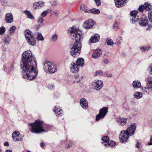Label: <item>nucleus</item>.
I'll list each match as a JSON object with an SVG mask.
<instances>
[{"mask_svg":"<svg viewBox=\"0 0 152 152\" xmlns=\"http://www.w3.org/2000/svg\"><path fill=\"white\" fill-rule=\"evenodd\" d=\"M37 66L36 60L31 52L29 50L24 51L22 55L21 62L23 77L30 80L37 78L38 71L34 68Z\"/></svg>","mask_w":152,"mask_h":152,"instance_id":"nucleus-1","label":"nucleus"},{"mask_svg":"<svg viewBox=\"0 0 152 152\" xmlns=\"http://www.w3.org/2000/svg\"><path fill=\"white\" fill-rule=\"evenodd\" d=\"M70 31V37L72 39H75V42L71 50V53L74 57L78 56L81 52V41L83 39L81 30L74 27H70L69 29Z\"/></svg>","mask_w":152,"mask_h":152,"instance_id":"nucleus-2","label":"nucleus"},{"mask_svg":"<svg viewBox=\"0 0 152 152\" xmlns=\"http://www.w3.org/2000/svg\"><path fill=\"white\" fill-rule=\"evenodd\" d=\"M28 124L31 127L30 131L32 133L40 134L45 132L44 129V122L39 119L36 120L34 123H29Z\"/></svg>","mask_w":152,"mask_h":152,"instance_id":"nucleus-3","label":"nucleus"},{"mask_svg":"<svg viewBox=\"0 0 152 152\" xmlns=\"http://www.w3.org/2000/svg\"><path fill=\"white\" fill-rule=\"evenodd\" d=\"M43 67L46 72L53 73L57 71L56 67L49 61H46L43 63Z\"/></svg>","mask_w":152,"mask_h":152,"instance_id":"nucleus-4","label":"nucleus"},{"mask_svg":"<svg viewBox=\"0 0 152 152\" xmlns=\"http://www.w3.org/2000/svg\"><path fill=\"white\" fill-rule=\"evenodd\" d=\"M148 71L150 74L152 75V65H150L149 66L148 69ZM147 80L148 81L147 84V87L144 88L142 89L143 93L145 94L148 93L150 90H152V81H151V79L150 78H148Z\"/></svg>","mask_w":152,"mask_h":152,"instance_id":"nucleus-5","label":"nucleus"},{"mask_svg":"<svg viewBox=\"0 0 152 152\" xmlns=\"http://www.w3.org/2000/svg\"><path fill=\"white\" fill-rule=\"evenodd\" d=\"M25 37L28 44L32 46L35 45L36 41L34 37L31 34V32L29 30L27 31L25 34Z\"/></svg>","mask_w":152,"mask_h":152,"instance_id":"nucleus-6","label":"nucleus"},{"mask_svg":"<svg viewBox=\"0 0 152 152\" xmlns=\"http://www.w3.org/2000/svg\"><path fill=\"white\" fill-rule=\"evenodd\" d=\"M92 87L97 91H100L103 86V83L101 80H96L93 81L91 84Z\"/></svg>","mask_w":152,"mask_h":152,"instance_id":"nucleus-7","label":"nucleus"},{"mask_svg":"<svg viewBox=\"0 0 152 152\" xmlns=\"http://www.w3.org/2000/svg\"><path fill=\"white\" fill-rule=\"evenodd\" d=\"M108 111V108L107 107H104L100 109L99 113L96 116V120L98 121L104 118L106 115Z\"/></svg>","mask_w":152,"mask_h":152,"instance_id":"nucleus-8","label":"nucleus"},{"mask_svg":"<svg viewBox=\"0 0 152 152\" xmlns=\"http://www.w3.org/2000/svg\"><path fill=\"white\" fill-rule=\"evenodd\" d=\"M136 127V124L134 123L132 124L127 129L126 131H125L126 132L129 136H132L134 133Z\"/></svg>","mask_w":152,"mask_h":152,"instance_id":"nucleus-9","label":"nucleus"},{"mask_svg":"<svg viewBox=\"0 0 152 152\" xmlns=\"http://www.w3.org/2000/svg\"><path fill=\"white\" fill-rule=\"evenodd\" d=\"M129 137L125 131H122L119 135L120 141L122 143L126 142L128 138Z\"/></svg>","mask_w":152,"mask_h":152,"instance_id":"nucleus-10","label":"nucleus"},{"mask_svg":"<svg viewBox=\"0 0 152 152\" xmlns=\"http://www.w3.org/2000/svg\"><path fill=\"white\" fill-rule=\"evenodd\" d=\"M152 9L151 5L148 3H145L144 5H141L138 8L139 10L142 12L144 10L148 11Z\"/></svg>","mask_w":152,"mask_h":152,"instance_id":"nucleus-11","label":"nucleus"},{"mask_svg":"<svg viewBox=\"0 0 152 152\" xmlns=\"http://www.w3.org/2000/svg\"><path fill=\"white\" fill-rule=\"evenodd\" d=\"M138 11L135 10L132 11L130 13L131 16V21L133 23H134L139 19V17L137 16Z\"/></svg>","mask_w":152,"mask_h":152,"instance_id":"nucleus-12","label":"nucleus"},{"mask_svg":"<svg viewBox=\"0 0 152 152\" xmlns=\"http://www.w3.org/2000/svg\"><path fill=\"white\" fill-rule=\"evenodd\" d=\"M20 134L18 131H15L12 133V137L14 141H20L22 140L23 137L19 136Z\"/></svg>","mask_w":152,"mask_h":152,"instance_id":"nucleus-13","label":"nucleus"},{"mask_svg":"<svg viewBox=\"0 0 152 152\" xmlns=\"http://www.w3.org/2000/svg\"><path fill=\"white\" fill-rule=\"evenodd\" d=\"M148 20L145 15H143L139 21V25L141 26H145L148 25Z\"/></svg>","mask_w":152,"mask_h":152,"instance_id":"nucleus-14","label":"nucleus"},{"mask_svg":"<svg viewBox=\"0 0 152 152\" xmlns=\"http://www.w3.org/2000/svg\"><path fill=\"white\" fill-rule=\"evenodd\" d=\"M94 24V22L92 20H88L86 21L84 23L83 26L86 29H89L92 27Z\"/></svg>","mask_w":152,"mask_h":152,"instance_id":"nucleus-15","label":"nucleus"},{"mask_svg":"<svg viewBox=\"0 0 152 152\" xmlns=\"http://www.w3.org/2000/svg\"><path fill=\"white\" fill-rule=\"evenodd\" d=\"M45 3L42 1L37 2L33 4V7L34 9H40L44 7Z\"/></svg>","mask_w":152,"mask_h":152,"instance_id":"nucleus-16","label":"nucleus"},{"mask_svg":"<svg viewBox=\"0 0 152 152\" xmlns=\"http://www.w3.org/2000/svg\"><path fill=\"white\" fill-rule=\"evenodd\" d=\"M78 66L76 64L72 63L70 65V71L73 73H76L77 72L79 71V69L78 67Z\"/></svg>","mask_w":152,"mask_h":152,"instance_id":"nucleus-17","label":"nucleus"},{"mask_svg":"<svg viewBox=\"0 0 152 152\" xmlns=\"http://www.w3.org/2000/svg\"><path fill=\"white\" fill-rule=\"evenodd\" d=\"M102 51L100 49H97L94 50L92 55V57L93 58H96L99 57L102 55Z\"/></svg>","mask_w":152,"mask_h":152,"instance_id":"nucleus-18","label":"nucleus"},{"mask_svg":"<svg viewBox=\"0 0 152 152\" xmlns=\"http://www.w3.org/2000/svg\"><path fill=\"white\" fill-rule=\"evenodd\" d=\"M126 0H114L115 6L118 8L122 7Z\"/></svg>","mask_w":152,"mask_h":152,"instance_id":"nucleus-19","label":"nucleus"},{"mask_svg":"<svg viewBox=\"0 0 152 152\" xmlns=\"http://www.w3.org/2000/svg\"><path fill=\"white\" fill-rule=\"evenodd\" d=\"M61 108L58 105H57L55 107V109L53 110V111L56 115L57 116H60L61 115V112L62 111Z\"/></svg>","mask_w":152,"mask_h":152,"instance_id":"nucleus-20","label":"nucleus"},{"mask_svg":"<svg viewBox=\"0 0 152 152\" xmlns=\"http://www.w3.org/2000/svg\"><path fill=\"white\" fill-rule=\"evenodd\" d=\"M99 35L98 34H96L90 39V41L91 43H95L98 42L99 40Z\"/></svg>","mask_w":152,"mask_h":152,"instance_id":"nucleus-21","label":"nucleus"},{"mask_svg":"<svg viewBox=\"0 0 152 152\" xmlns=\"http://www.w3.org/2000/svg\"><path fill=\"white\" fill-rule=\"evenodd\" d=\"M5 19L6 22L8 23H12L13 21V18L12 14H7L5 17Z\"/></svg>","mask_w":152,"mask_h":152,"instance_id":"nucleus-22","label":"nucleus"},{"mask_svg":"<svg viewBox=\"0 0 152 152\" xmlns=\"http://www.w3.org/2000/svg\"><path fill=\"white\" fill-rule=\"evenodd\" d=\"M117 122L121 125H124L126 123L127 120L125 118H120L117 119Z\"/></svg>","mask_w":152,"mask_h":152,"instance_id":"nucleus-23","label":"nucleus"},{"mask_svg":"<svg viewBox=\"0 0 152 152\" xmlns=\"http://www.w3.org/2000/svg\"><path fill=\"white\" fill-rule=\"evenodd\" d=\"M23 13L26 15L27 17L30 19H34V18L31 12L29 10H25L23 12Z\"/></svg>","mask_w":152,"mask_h":152,"instance_id":"nucleus-24","label":"nucleus"},{"mask_svg":"<svg viewBox=\"0 0 152 152\" xmlns=\"http://www.w3.org/2000/svg\"><path fill=\"white\" fill-rule=\"evenodd\" d=\"M76 64L78 66H83L84 64V60L81 58H79L77 59Z\"/></svg>","mask_w":152,"mask_h":152,"instance_id":"nucleus-25","label":"nucleus"},{"mask_svg":"<svg viewBox=\"0 0 152 152\" xmlns=\"http://www.w3.org/2000/svg\"><path fill=\"white\" fill-rule=\"evenodd\" d=\"M133 87L135 89H138L141 87V83L138 80L134 81L132 83Z\"/></svg>","mask_w":152,"mask_h":152,"instance_id":"nucleus-26","label":"nucleus"},{"mask_svg":"<svg viewBox=\"0 0 152 152\" xmlns=\"http://www.w3.org/2000/svg\"><path fill=\"white\" fill-rule=\"evenodd\" d=\"M11 39L9 35H7L5 37L3 41L4 44L6 45H8L10 42Z\"/></svg>","mask_w":152,"mask_h":152,"instance_id":"nucleus-27","label":"nucleus"},{"mask_svg":"<svg viewBox=\"0 0 152 152\" xmlns=\"http://www.w3.org/2000/svg\"><path fill=\"white\" fill-rule=\"evenodd\" d=\"M115 145V142L113 141H111L110 142H108V143L105 144L104 145L106 147H113Z\"/></svg>","mask_w":152,"mask_h":152,"instance_id":"nucleus-28","label":"nucleus"},{"mask_svg":"<svg viewBox=\"0 0 152 152\" xmlns=\"http://www.w3.org/2000/svg\"><path fill=\"white\" fill-rule=\"evenodd\" d=\"M134 96L136 98L139 99L142 97V95L141 93L139 92H136L134 93Z\"/></svg>","mask_w":152,"mask_h":152,"instance_id":"nucleus-29","label":"nucleus"},{"mask_svg":"<svg viewBox=\"0 0 152 152\" xmlns=\"http://www.w3.org/2000/svg\"><path fill=\"white\" fill-rule=\"evenodd\" d=\"M36 39L38 41H43L44 40L43 36L40 33H38L37 34Z\"/></svg>","mask_w":152,"mask_h":152,"instance_id":"nucleus-30","label":"nucleus"},{"mask_svg":"<svg viewBox=\"0 0 152 152\" xmlns=\"http://www.w3.org/2000/svg\"><path fill=\"white\" fill-rule=\"evenodd\" d=\"M122 41V37L121 36H118L116 39L115 44L117 45H120Z\"/></svg>","mask_w":152,"mask_h":152,"instance_id":"nucleus-31","label":"nucleus"},{"mask_svg":"<svg viewBox=\"0 0 152 152\" xmlns=\"http://www.w3.org/2000/svg\"><path fill=\"white\" fill-rule=\"evenodd\" d=\"M91 13L95 14H99L100 12V11L99 9L95 8L91 9Z\"/></svg>","mask_w":152,"mask_h":152,"instance_id":"nucleus-32","label":"nucleus"},{"mask_svg":"<svg viewBox=\"0 0 152 152\" xmlns=\"http://www.w3.org/2000/svg\"><path fill=\"white\" fill-rule=\"evenodd\" d=\"M80 104H88V102L87 100L84 98L80 99Z\"/></svg>","mask_w":152,"mask_h":152,"instance_id":"nucleus-33","label":"nucleus"},{"mask_svg":"<svg viewBox=\"0 0 152 152\" xmlns=\"http://www.w3.org/2000/svg\"><path fill=\"white\" fill-rule=\"evenodd\" d=\"M106 42L108 45L112 46L114 44V42L113 40L110 38H107L106 40Z\"/></svg>","mask_w":152,"mask_h":152,"instance_id":"nucleus-34","label":"nucleus"},{"mask_svg":"<svg viewBox=\"0 0 152 152\" xmlns=\"http://www.w3.org/2000/svg\"><path fill=\"white\" fill-rule=\"evenodd\" d=\"M44 21V18L41 16L39 17L37 19V22L39 24H42Z\"/></svg>","mask_w":152,"mask_h":152,"instance_id":"nucleus-35","label":"nucleus"},{"mask_svg":"<svg viewBox=\"0 0 152 152\" xmlns=\"http://www.w3.org/2000/svg\"><path fill=\"white\" fill-rule=\"evenodd\" d=\"M140 50L142 51H147L151 49V47L148 46H140Z\"/></svg>","mask_w":152,"mask_h":152,"instance_id":"nucleus-36","label":"nucleus"},{"mask_svg":"<svg viewBox=\"0 0 152 152\" xmlns=\"http://www.w3.org/2000/svg\"><path fill=\"white\" fill-rule=\"evenodd\" d=\"M74 77L75 79V81L78 83L80 82V81L82 79V77L79 75H75L74 76Z\"/></svg>","mask_w":152,"mask_h":152,"instance_id":"nucleus-37","label":"nucleus"},{"mask_svg":"<svg viewBox=\"0 0 152 152\" xmlns=\"http://www.w3.org/2000/svg\"><path fill=\"white\" fill-rule=\"evenodd\" d=\"M16 27L15 26H12L10 29V33L12 34H13L16 29Z\"/></svg>","mask_w":152,"mask_h":152,"instance_id":"nucleus-38","label":"nucleus"},{"mask_svg":"<svg viewBox=\"0 0 152 152\" xmlns=\"http://www.w3.org/2000/svg\"><path fill=\"white\" fill-rule=\"evenodd\" d=\"M102 140L104 142L108 143L109 141V138L107 136H104L102 138Z\"/></svg>","mask_w":152,"mask_h":152,"instance_id":"nucleus-39","label":"nucleus"},{"mask_svg":"<svg viewBox=\"0 0 152 152\" xmlns=\"http://www.w3.org/2000/svg\"><path fill=\"white\" fill-rule=\"evenodd\" d=\"M48 89L51 90H53L55 89V86L52 83L49 84L48 86Z\"/></svg>","mask_w":152,"mask_h":152,"instance_id":"nucleus-40","label":"nucleus"},{"mask_svg":"<svg viewBox=\"0 0 152 152\" xmlns=\"http://www.w3.org/2000/svg\"><path fill=\"white\" fill-rule=\"evenodd\" d=\"M58 37L57 35L56 34L53 35L52 37V40L53 41L56 42L58 39Z\"/></svg>","mask_w":152,"mask_h":152,"instance_id":"nucleus-41","label":"nucleus"},{"mask_svg":"<svg viewBox=\"0 0 152 152\" xmlns=\"http://www.w3.org/2000/svg\"><path fill=\"white\" fill-rule=\"evenodd\" d=\"M148 18L149 21L150 22H152V11L148 13Z\"/></svg>","mask_w":152,"mask_h":152,"instance_id":"nucleus-42","label":"nucleus"},{"mask_svg":"<svg viewBox=\"0 0 152 152\" xmlns=\"http://www.w3.org/2000/svg\"><path fill=\"white\" fill-rule=\"evenodd\" d=\"M14 66L12 65L11 66L8 71V72L10 74H11L14 72Z\"/></svg>","mask_w":152,"mask_h":152,"instance_id":"nucleus-43","label":"nucleus"},{"mask_svg":"<svg viewBox=\"0 0 152 152\" xmlns=\"http://www.w3.org/2000/svg\"><path fill=\"white\" fill-rule=\"evenodd\" d=\"M58 2L56 1H52L50 2V4L53 6H56L58 4Z\"/></svg>","mask_w":152,"mask_h":152,"instance_id":"nucleus-44","label":"nucleus"},{"mask_svg":"<svg viewBox=\"0 0 152 152\" xmlns=\"http://www.w3.org/2000/svg\"><path fill=\"white\" fill-rule=\"evenodd\" d=\"M53 14L56 17L58 16L60 14V11L58 10H56L53 11Z\"/></svg>","mask_w":152,"mask_h":152,"instance_id":"nucleus-45","label":"nucleus"},{"mask_svg":"<svg viewBox=\"0 0 152 152\" xmlns=\"http://www.w3.org/2000/svg\"><path fill=\"white\" fill-rule=\"evenodd\" d=\"M103 73V72L102 70H98L96 71L94 75L95 76L101 75Z\"/></svg>","mask_w":152,"mask_h":152,"instance_id":"nucleus-46","label":"nucleus"},{"mask_svg":"<svg viewBox=\"0 0 152 152\" xmlns=\"http://www.w3.org/2000/svg\"><path fill=\"white\" fill-rule=\"evenodd\" d=\"M5 31V28L3 27L2 26L0 28V35L3 34Z\"/></svg>","mask_w":152,"mask_h":152,"instance_id":"nucleus-47","label":"nucleus"},{"mask_svg":"<svg viewBox=\"0 0 152 152\" xmlns=\"http://www.w3.org/2000/svg\"><path fill=\"white\" fill-rule=\"evenodd\" d=\"M48 14V11H45L42 12L41 14V16L42 17H44L46 16Z\"/></svg>","mask_w":152,"mask_h":152,"instance_id":"nucleus-48","label":"nucleus"},{"mask_svg":"<svg viewBox=\"0 0 152 152\" xmlns=\"http://www.w3.org/2000/svg\"><path fill=\"white\" fill-rule=\"evenodd\" d=\"M97 6H99L101 5V2L100 0H94Z\"/></svg>","mask_w":152,"mask_h":152,"instance_id":"nucleus-49","label":"nucleus"},{"mask_svg":"<svg viewBox=\"0 0 152 152\" xmlns=\"http://www.w3.org/2000/svg\"><path fill=\"white\" fill-rule=\"evenodd\" d=\"M80 9L81 10H84L85 9V5L84 4H81L80 6Z\"/></svg>","mask_w":152,"mask_h":152,"instance_id":"nucleus-50","label":"nucleus"},{"mask_svg":"<svg viewBox=\"0 0 152 152\" xmlns=\"http://www.w3.org/2000/svg\"><path fill=\"white\" fill-rule=\"evenodd\" d=\"M81 107L83 109H86L88 107V105H81Z\"/></svg>","mask_w":152,"mask_h":152,"instance_id":"nucleus-51","label":"nucleus"},{"mask_svg":"<svg viewBox=\"0 0 152 152\" xmlns=\"http://www.w3.org/2000/svg\"><path fill=\"white\" fill-rule=\"evenodd\" d=\"M103 62L104 63L107 64L109 63V61L108 59L105 58Z\"/></svg>","mask_w":152,"mask_h":152,"instance_id":"nucleus-52","label":"nucleus"},{"mask_svg":"<svg viewBox=\"0 0 152 152\" xmlns=\"http://www.w3.org/2000/svg\"><path fill=\"white\" fill-rule=\"evenodd\" d=\"M72 142L71 141H70L69 142V143H68V145H67V148H68V147L70 148L71 147L72 145Z\"/></svg>","mask_w":152,"mask_h":152,"instance_id":"nucleus-53","label":"nucleus"},{"mask_svg":"<svg viewBox=\"0 0 152 152\" xmlns=\"http://www.w3.org/2000/svg\"><path fill=\"white\" fill-rule=\"evenodd\" d=\"M106 75L107 77H113V75L112 74L109 73H107L106 74Z\"/></svg>","mask_w":152,"mask_h":152,"instance_id":"nucleus-54","label":"nucleus"},{"mask_svg":"<svg viewBox=\"0 0 152 152\" xmlns=\"http://www.w3.org/2000/svg\"><path fill=\"white\" fill-rule=\"evenodd\" d=\"M84 12L85 13H91V9H87L85 10Z\"/></svg>","mask_w":152,"mask_h":152,"instance_id":"nucleus-55","label":"nucleus"},{"mask_svg":"<svg viewBox=\"0 0 152 152\" xmlns=\"http://www.w3.org/2000/svg\"><path fill=\"white\" fill-rule=\"evenodd\" d=\"M140 145V143L138 142L137 143L136 145V147L137 148H139Z\"/></svg>","mask_w":152,"mask_h":152,"instance_id":"nucleus-56","label":"nucleus"},{"mask_svg":"<svg viewBox=\"0 0 152 152\" xmlns=\"http://www.w3.org/2000/svg\"><path fill=\"white\" fill-rule=\"evenodd\" d=\"M4 146H9V144L8 142H6L4 143Z\"/></svg>","mask_w":152,"mask_h":152,"instance_id":"nucleus-57","label":"nucleus"},{"mask_svg":"<svg viewBox=\"0 0 152 152\" xmlns=\"http://www.w3.org/2000/svg\"><path fill=\"white\" fill-rule=\"evenodd\" d=\"M1 2L2 3H3L4 4H6L7 2L5 0H1Z\"/></svg>","mask_w":152,"mask_h":152,"instance_id":"nucleus-58","label":"nucleus"},{"mask_svg":"<svg viewBox=\"0 0 152 152\" xmlns=\"http://www.w3.org/2000/svg\"><path fill=\"white\" fill-rule=\"evenodd\" d=\"M152 27V25H148V27L146 28V30H149L150 28Z\"/></svg>","mask_w":152,"mask_h":152,"instance_id":"nucleus-59","label":"nucleus"},{"mask_svg":"<svg viewBox=\"0 0 152 152\" xmlns=\"http://www.w3.org/2000/svg\"><path fill=\"white\" fill-rule=\"evenodd\" d=\"M46 11H48V12H51L52 11V9L51 8L48 9H47Z\"/></svg>","mask_w":152,"mask_h":152,"instance_id":"nucleus-60","label":"nucleus"},{"mask_svg":"<svg viewBox=\"0 0 152 152\" xmlns=\"http://www.w3.org/2000/svg\"><path fill=\"white\" fill-rule=\"evenodd\" d=\"M45 144V143L43 142H42L40 144L41 146V147H43L44 146Z\"/></svg>","mask_w":152,"mask_h":152,"instance_id":"nucleus-61","label":"nucleus"},{"mask_svg":"<svg viewBox=\"0 0 152 152\" xmlns=\"http://www.w3.org/2000/svg\"><path fill=\"white\" fill-rule=\"evenodd\" d=\"M5 152H12L11 150L8 149Z\"/></svg>","mask_w":152,"mask_h":152,"instance_id":"nucleus-62","label":"nucleus"},{"mask_svg":"<svg viewBox=\"0 0 152 152\" xmlns=\"http://www.w3.org/2000/svg\"><path fill=\"white\" fill-rule=\"evenodd\" d=\"M148 145H152V142H149L148 143Z\"/></svg>","mask_w":152,"mask_h":152,"instance_id":"nucleus-63","label":"nucleus"},{"mask_svg":"<svg viewBox=\"0 0 152 152\" xmlns=\"http://www.w3.org/2000/svg\"><path fill=\"white\" fill-rule=\"evenodd\" d=\"M152 136H151V138L150 139V141H151V142L152 141Z\"/></svg>","mask_w":152,"mask_h":152,"instance_id":"nucleus-64","label":"nucleus"}]
</instances>
